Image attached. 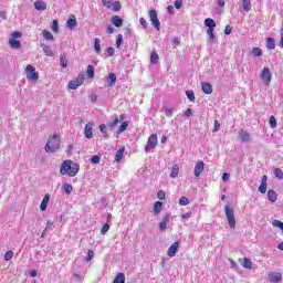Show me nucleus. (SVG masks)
I'll use <instances>...</instances> for the list:
<instances>
[{
    "label": "nucleus",
    "mask_w": 283,
    "mask_h": 283,
    "mask_svg": "<svg viewBox=\"0 0 283 283\" xmlns=\"http://www.w3.org/2000/svg\"><path fill=\"white\" fill-rule=\"evenodd\" d=\"M80 169H81V166H78V164L72 160H64L61 165L60 174L62 176H70V178H74V176L78 174Z\"/></svg>",
    "instance_id": "obj_1"
},
{
    "label": "nucleus",
    "mask_w": 283,
    "mask_h": 283,
    "mask_svg": "<svg viewBox=\"0 0 283 283\" xmlns=\"http://www.w3.org/2000/svg\"><path fill=\"white\" fill-rule=\"evenodd\" d=\"M59 147H61V137L54 134L49 137L44 149L46 154H54L55 151H59Z\"/></svg>",
    "instance_id": "obj_2"
},
{
    "label": "nucleus",
    "mask_w": 283,
    "mask_h": 283,
    "mask_svg": "<svg viewBox=\"0 0 283 283\" xmlns=\"http://www.w3.org/2000/svg\"><path fill=\"white\" fill-rule=\"evenodd\" d=\"M205 25L208 28L207 34L209 40L212 41V43H216V33H213V30H216V21L211 18H207L205 20Z\"/></svg>",
    "instance_id": "obj_3"
},
{
    "label": "nucleus",
    "mask_w": 283,
    "mask_h": 283,
    "mask_svg": "<svg viewBox=\"0 0 283 283\" xmlns=\"http://www.w3.org/2000/svg\"><path fill=\"white\" fill-rule=\"evenodd\" d=\"M24 74L31 83H36V81H39V72H36V69L32 64L27 65Z\"/></svg>",
    "instance_id": "obj_4"
},
{
    "label": "nucleus",
    "mask_w": 283,
    "mask_h": 283,
    "mask_svg": "<svg viewBox=\"0 0 283 283\" xmlns=\"http://www.w3.org/2000/svg\"><path fill=\"white\" fill-rule=\"evenodd\" d=\"M224 211L230 229H235V214L233 212V208L226 206Z\"/></svg>",
    "instance_id": "obj_5"
},
{
    "label": "nucleus",
    "mask_w": 283,
    "mask_h": 283,
    "mask_svg": "<svg viewBox=\"0 0 283 283\" xmlns=\"http://www.w3.org/2000/svg\"><path fill=\"white\" fill-rule=\"evenodd\" d=\"M157 146H158V135L151 134L148 137L147 144L145 146L146 154L151 151V149H156Z\"/></svg>",
    "instance_id": "obj_6"
},
{
    "label": "nucleus",
    "mask_w": 283,
    "mask_h": 283,
    "mask_svg": "<svg viewBox=\"0 0 283 283\" xmlns=\"http://www.w3.org/2000/svg\"><path fill=\"white\" fill-rule=\"evenodd\" d=\"M84 81L85 76L83 74H80L75 80L69 82V90H78Z\"/></svg>",
    "instance_id": "obj_7"
},
{
    "label": "nucleus",
    "mask_w": 283,
    "mask_h": 283,
    "mask_svg": "<svg viewBox=\"0 0 283 283\" xmlns=\"http://www.w3.org/2000/svg\"><path fill=\"white\" fill-rule=\"evenodd\" d=\"M261 81H263L266 87L271 85L272 76H271V70H269V67H263V70L261 71Z\"/></svg>",
    "instance_id": "obj_8"
},
{
    "label": "nucleus",
    "mask_w": 283,
    "mask_h": 283,
    "mask_svg": "<svg viewBox=\"0 0 283 283\" xmlns=\"http://www.w3.org/2000/svg\"><path fill=\"white\" fill-rule=\"evenodd\" d=\"M149 19L151 25L155 27V30H160V20H158V12H156V10L149 11Z\"/></svg>",
    "instance_id": "obj_9"
},
{
    "label": "nucleus",
    "mask_w": 283,
    "mask_h": 283,
    "mask_svg": "<svg viewBox=\"0 0 283 283\" xmlns=\"http://www.w3.org/2000/svg\"><path fill=\"white\" fill-rule=\"evenodd\" d=\"M178 249H180V242H179V241H176V242H174V243L169 247V249H168V251H167V255H168L169 258H176V254L178 253Z\"/></svg>",
    "instance_id": "obj_10"
},
{
    "label": "nucleus",
    "mask_w": 283,
    "mask_h": 283,
    "mask_svg": "<svg viewBox=\"0 0 283 283\" xmlns=\"http://www.w3.org/2000/svg\"><path fill=\"white\" fill-rule=\"evenodd\" d=\"M268 280L271 283H280L282 281V273H280V272H271L268 275Z\"/></svg>",
    "instance_id": "obj_11"
},
{
    "label": "nucleus",
    "mask_w": 283,
    "mask_h": 283,
    "mask_svg": "<svg viewBox=\"0 0 283 283\" xmlns=\"http://www.w3.org/2000/svg\"><path fill=\"white\" fill-rule=\"evenodd\" d=\"M169 220H171V213H166L159 223V231H165L167 229V224H169Z\"/></svg>",
    "instance_id": "obj_12"
},
{
    "label": "nucleus",
    "mask_w": 283,
    "mask_h": 283,
    "mask_svg": "<svg viewBox=\"0 0 283 283\" xmlns=\"http://www.w3.org/2000/svg\"><path fill=\"white\" fill-rule=\"evenodd\" d=\"M239 138L242 143H251V134L244 129L239 132Z\"/></svg>",
    "instance_id": "obj_13"
},
{
    "label": "nucleus",
    "mask_w": 283,
    "mask_h": 283,
    "mask_svg": "<svg viewBox=\"0 0 283 283\" xmlns=\"http://www.w3.org/2000/svg\"><path fill=\"white\" fill-rule=\"evenodd\" d=\"M205 171V161H198L195 166V176L199 178L200 174Z\"/></svg>",
    "instance_id": "obj_14"
},
{
    "label": "nucleus",
    "mask_w": 283,
    "mask_h": 283,
    "mask_svg": "<svg viewBox=\"0 0 283 283\" xmlns=\"http://www.w3.org/2000/svg\"><path fill=\"white\" fill-rule=\"evenodd\" d=\"M76 25H78V23L76 22V15L72 14L66 21V28H69V30H74Z\"/></svg>",
    "instance_id": "obj_15"
},
{
    "label": "nucleus",
    "mask_w": 283,
    "mask_h": 283,
    "mask_svg": "<svg viewBox=\"0 0 283 283\" xmlns=\"http://www.w3.org/2000/svg\"><path fill=\"white\" fill-rule=\"evenodd\" d=\"M201 90L203 94H213V86L207 82L201 83Z\"/></svg>",
    "instance_id": "obj_16"
},
{
    "label": "nucleus",
    "mask_w": 283,
    "mask_h": 283,
    "mask_svg": "<svg viewBox=\"0 0 283 283\" xmlns=\"http://www.w3.org/2000/svg\"><path fill=\"white\" fill-rule=\"evenodd\" d=\"M269 180V177L264 175L261 180V185L259 186L260 193H266V182Z\"/></svg>",
    "instance_id": "obj_17"
},
{
    "label": "nucleus",
    "mask_w": 283,
    "mask_h": 283,
    "mask_svg": "<svg viewBox=\"0 0 283 283\" xmlns=\"http://www.w3.org/2000/svg\"><path fill=\"white\" fill-rule=\"evenodd\" d=\"M163 211V202L156 201L154 203L153 213L154 216H160V212Z\"/></svg>",
    "instance_id": "obj_18"
},
{
    "label": "nucleus",
    "mask_w": 283,
    "mask_h": 283,
    "mask_svg": "<svg viewBox=\"0 0 283 283\" xmlns=\"http://www.w3.org/2000/svg\"><path fill=\"white\" fill-rule=\"evenodd\" d=\"M34 8L35 10H48V3L43 0H36L34 2Z\"/></svg>",
    "instance_id": "obj_19"
},
{
    "label": "nucleus",
    "mask_w": 283,
    "mask_h": 283,
    "mask_svg": "<svg viewBox=\"0 0 283 283\" xmlns=\"http://www.w3.org/2000/svg\"><path fill=\"white\" fill-rule=\"evenodd\" d=\"M92 127H93V125L92 124H86L85 125V128H84V136H85V138H92L93 136H94V134L92 133Z\"/></svg>",
    "instance_id": "obj_20"
},
{
    "label": "nucleus",
    "mask_w": 283,
    "mask_h": 283,
    "mask_svg": "<svg viewBox=\"0 0 283 283\" xmlns=\"http://www.w3.org/2000/svg\"><path fill=\"white\" fill-rule=\"evenodd\" d=\"M9 45L12 48V50H19V48H21V41L14 40V38H10Z\"/></svg>",
    "instance_id": "obj_21"
},
{
    "label": "nucleus",
    "mask_w": 283,
    "mask_h": 283,
    "mask_svg": "<svg viewBox=\"0 0 283 283\" xmlns=\"http://www.w3.org/2000/svg\"><path fill=\"white\" fill-rule=\"evenodd\" d=\"M107 87H114V85H116V74L109 73L107 77Z\"/></svg>",
    "instance_id": "obj_22"
},
{
    "label": "nucleus",
    "mask_w": 283,
    "mask_h": 283,
    "mask_svg": "<svg viewBox=\"0 0 283 283\" xmlns=\"http://www.w3.org/2000/svg\"><path fill=\"white\" fill-rule=\"evenodd\" d=\"M125 154V147H120L116 154H115V161L116 163H120V160H123V156Z\"/></svg>",
    "instance_id": "obj_23"
},
{
    "label": "nucleus",
    "mask_w": 283,
    "mask_h": 283,
    "mask_svg": "<svg viewBox=\"0 0 283 283\" xmlns=\"http://www.w3.org/2000/svg\"><path fill=\"white\" fill-rule=\"evenodd\" d=\"M112 23H113V25H115V28H122L123 27V19H120V17H118V15H114L112 18Z\"/></svg>",
    "instance_id": "obj_24"
},
{
    "label": "nucleus",
    "mask_w": 283,
    "mask_h": 283,
    "mask_svg": "<svg viewBox=\"0 0 283 283\" xmlns=\"http://www.w3.org/2000/svg\"><path fill=\"white\" fill-rule=\"evenodd\" d=\"M178 174H180V166L175 164L170 172V178H178Z\"/></svg>",
    "instance_id": "obj_25"
},
{
    "label": "nucleus",
    "mask_w": 283,
    "mask_h": 283,
    "mask_svg": "<svg viewBox=\"0 0 283 283\" xmlns=\"http://www.w3.org/2000/svg\"><path fill=\"white\" fill-rule=\"evenodd\" d=\"M48 202H50V195H45L42 199V202L40 205L41 211H45V209H48Z\"/></svg>",
    "instance_id": "obj_26"
},
{
    "label": "nucleus",
    "mask_w": 283,
    "mask_h": 283,
    "mask_svg": "<svg viewBox=\"0 0 283 283\" xmlns=\"http://www.w3.org/2000/svg\"><path fill=\"white\" fill-rule=\"evenodd\" d=\"M268 199L270 200V202H276L277 201V192H275V190H269Z\"/></svg>",
    "instance_id": "obj_27"
},
{
    "label": "nucleus",
    "mask_w": 283,
    "mask_h": 283,
    "mask_svg": "<svg viewBox=\"0 0 283 283\" xmlns=\"http://www.w3.org/2000/svg\"><path fill=\"white\" fill-rule=\"evenodd\" d=\"M42 49H43L45 56L54 55V51H52V49L49 45L42 44Z\"/></svg>",
    "instance_id": "obj_28"
},
{
    "label": "nucleus",
    "mask_w": 283,
    "mask_h": 283,
    "mask_svg": "<svg viewBox=\"0 0 283 283\" xmlns=\"http://www.w3.org/2000/svg\"><path fill=\"white\" fill-rule=\"evenodd\" d=\"M266 48H268V50H275V39L268 38L266 39Z\"/></svg>",
    "instance_id": "obj_29"
},
{
    "label": "nucleus",
    "mask_w": 283,
    "mask_h": 283,
    "mask_svg": "<svg viewBox=\"0 0 283 283\" xmlns=\"http://www.w3.org/2000/svg\"><path fill=\"white\" fill-rule=\"evenodd\" d=\"M242 266L244 269H253V262L249 258H243Z\"/></svg>",
    "instance_id": "obj_30"
},
{
    "label": "nucleus",
    "mask_w": 283,
    "mask_h": 283,
    "mask_svg": "<svg viewBox=\"0 0 283 283\" xmlns=\"http://www.w3.org/2000/svg\"><path fill=\"white\" fill-rule=\"evenodd\" d=\"M108 10H113V12H118L120 11V2L119 1H115L111 4V7H108Z\"/></svg>",
    "instance_id": "obj_31"
},
{
    "label": "nucleus",
    "mask_w": 283,
    "mask_h": 283,
    "mask_svg": "<svg viewBox=\"0 0 283 283\" xmlns=\"http://www.w3.org/2000/svg\"><path fill=\"white\" fill-rule=\"evenodd\" d=\"M242 8L245 12H251V0H242Z\"/></svg>",
    "instance_id": "obj_32"
},
{
    "label": "nucleus",
    "mask_w": 283,
    "mask_h": 283,
    "mask_svg": "<svg viewBox=\"0 0 283 283\" xmlns=\"http://www.w3.org/2000/svg\"><path fill=\"white\" fill-rule=\"evenodd\" d=\"M94 49L96 54H101V39L95 38L94 40Z\"/></svg>",
    "instance_id": "obj_33"
},
{
    "label": "nucleus",
    "mask_w": 283,
    "mask_h": 283,
    "mask_svg": "<svg viewBox=\"0 0 283 283\" xmlns=\"http://www.w3.org/2000/svg\"><path fill=\"white\" fill-rule=\"evenodd\" d=\"M113 283H125V274L118 273L117 276L114 279Z\"/></svg>",
    "instance_id": "obj_34"
},
{
    "label": "nucleus",
    "mask_w": 283,
    "mask_h": 283,
    "mask_svg": "<svg viewBox=\"0 0 283 283\" xmlns=\"http://www.w3.org/2000/svg\"><path fill=\"white\" fill-rule=\"evenodd\" d=\"M43 36L46 41H54V35L52 34V32L48 30L43 31Z\"/></svg>",
    "instance_id": "obj_35"
},
{
    "label": "nucleus",
    "mask_w": 283,
    "mask_h": 283,
    "mask_svg": "<svg viewBox=\"0 0 283 283\" xmlns=\"http://www.w3.org/2000/svg\"><path fill=\"white\" fill-rule=\"evenodd\" d=\"M127 127H129V122L122 123L120 126L118 127L117 134H123V132H125Z\"/></svg>",
    "instance_id": "obj_36"
},
{
    "label": "nucleus",
    "mask_w": 283,
    "mask_h": 283,
    "mask_svg": "<svg viewBox=\"0 0 283 283\" xmlns=\"http://www.w3.org/2000/svg\"><path fill=\"white\" fill-rule=\"evenodd\" d=\"M158 59H159L158 53L153 52L150 55V64L156 65V63H158Z\"/></svg>",
    "instance_id": "obj_37"
},
{
    "label": "nucleus",
    "mask_w": 283,
    "mask_h": 283,
    "mask_svg": "<svg viewBox=\"0 0 283 283\" xmlns=\"http://www.w3.org/2000/svg\"><path fill=\"white\" fill-rule=\"evenodd\" d=\"M60 65H61V67H67V65H69V62H67V57H65V55H61L60 56Z\"/></svg>",
    "instance_id": "obj_38"
},
{
    "label": "nucleus",
    "mask_w": 283,
    "mask_h": 283,
    "mask_svg": "<svg viewBox=\"0 0 283 283\" xmlns=\"http://www.w3.org/2000/svg\"><path fill=\"white\" fill-rule=\"evenodd\" d=\"M63 189H64V191H65L67 195L72 193V191H74V187H72L71 184H64V185H63Z\"/></svg>",
    "instance_id": "obj_39"
},
{
    "label": "nucleus",
    "mask_w": 283,
    "mask_h": 283,
    "mask_svg": "<svg viewBox=\"0 0 283 283\" xmlns=\"http://www.w3.org/2000/svg\"><path fill=\"white\" fill-rule=\"evenodd\" d=\"M86 74L88 78H94V67L92 65L87 66Z\"/></svg>",
    "instance_id": "obj_40"
},
{
    "label": "nucleus",
    "mask_w": 283,
    "mask_h": 283,
    "mask_svg": "<svg viewBox=\"0 0 283 283\" xmlns=\"http://www.w3.org/2000/svg\"><path fill=\"white\" fill-rule=\"evenodd\" d=\"M274 176L279 178V180H283V171L280 168L274 169Z\"/></svg>",
    "instance_id": "obj_41"
},
{
    "label": "nucleus",
    "mask_w": 283,
    "mask_h": 283,
    "mask_svg": "<svg viewBox=\"0 0 283 283\" xmlns=\"http://www.w3.org/2000/svg\"><path fill=\"white\" fill-rule=\"evenodd\" d=\"M252 54L253 56L258 57V56H262V49L255 46L252 49Z\"/></svg>",
    "instance_id": "obj_42"
},
{
    "label": "nucleus",
    "mask_w": 283,
    "mask_h": 283,
    "mask_svg": "<svg viewBox=\"0 0 283 283\" xmlns=\"http://www.w3.org/2000/svg\"><path fill=\"white\" fill-rule=\"evenodd\" d=\"M179 205H180V207H187V205H189V198H187V197H181V198L179 199Z\"/></svg>",
    "instance_id": "obj_43"
},
{
    "label": "nucleus",
    "mask_w": 283,
    "mask_h": 283,
    "mask_svg": "<svg viewBox=\"0 0 283 283\" xmlns=\"http://www.w3.org/2000/svg\"><path fill=\"white\" fill-rule=\"evenodd\" d=\"M186 96L188 99H190L192 103L193 101H196V95L193 93V91H186Z\"/></svg>",
    "instance_id": "obj_44"
},
{
    "label": "nucleus",
    "mask_w": 283,
    "mask_h": 283,
    "mask_svg": "<svg viewBox=\"0 0 283 283\" xmlns=\"http://www.w3.org/2000/svg\"><path fill=\"white\" fill-rule=\"evenodd\" d=\"M11 258H14V252L11 251V250H9V251H7V252L4 253V260H6L7 262H9V260H10Z\"/></svg>",
    "instance_id": "obj_45"
},
{
    "label": "nucleus",
    "mask_w": 283,
    "mask_h": 283,
    "mask_svg": "<svg viewBox=\"0 0 283 283\" xmlns=\"http://www.w3.org/2000/svg\"><path fill=\"white\" fill-rule=\"evenodd\" d=\"M270 127H272V129H275V127H277V120L275 119V116L270 117Z\"/></svg>",
    "instance_id": "obj_46"
},
{
    "label": "nucleus",
    "mask_w": 283,
    "mask_h": 283,
    "mask_svg": "<svg viewBox=\"0 0 283 283\" xmlns=\"http://www.w3.org/2000/svg\"><path fill=\"white\" fill-rule=\"evenodd\" d=\"M118 123H119V119H118V117H116L113 122H109L108 123V129H113L114 127H116V125H118Z\"/></svg>",
    "instance_id": "obj_47"
},
{
    "label": "nucleus",
    "mask_w": 283,
    "mask_h": 283,
    "mask_svg": "<svg viewBox=\"0 0 283 283\" xmlns=\"http://www.w3.org/2000/svg\"><path fill=\"white\" fill-rule=\"evenodd\" d=\"M21 36H23V33H21V31H14L12 34H11V39H21Z\"/></svg>",
    "instance_id": "obj_48"
},
{
    "label": "nucleus",
    "mask_w": 283,
    "mask_h": 283,
    "mask_svg": "<svg viewBox=\"0 0 283 283\" xmlns=\"http://www.w3.org/2000/svg\"><path fill=\"white\" fill-rule=\"evenodd\" d=\"M91 163H93V165H98V163H101V157H98V155H94L91 158Z\"/></svg>",
    "instance_id": "obj_49"
},
{
    "label": "nucleus",
    "mask_w": 283,
    "mask_h": 283,
    "mask_svg": "<svg viewBox=\"0 0 283 283\" xmlns=\"http://www.w3.org/2000/svg\"><path fill=\"white\" fill-rule=\"evenodd\" d=\"M122 44H123V34H118L116 40V48H120Z\"/></svg>",
    "instance_id": "obj_50"
},
{
    "label": "nucleus",
    "mask_w": 283,
    "mask_h": 283,
    "mask_svg": "<svg viewBox=\"0 0 283 283\" xmlns=\"http://www.w3.org/2000/svg\"><path fill=\"white\" fill-rule=\"evenodd\" d=\"M109 231V224L105 223L101 230L102 235H105Z\"/></svg>",
    "instance_id": "obj_51"
},
{
    "label": "nucleus",
    "mask_w": 283,
    "mask_h": 283,
    "mask_svg": "<svg viewBox=\"0 0 283 283\" xmlns=\"http://www.w3.org/2000/svg\"><path fill=\"white\" fill-rule=\"evenodd\" d=\"M52 30L53 32H59V21L53 20Z\"/></svg>",
    "instance_id": "obj_52"
},
{
    "label": "nucleus",
    "mask_w": 283,
    "mask_h": 283,
    "mask_svg": "<svg viewBox=\"0 0 283 283\" xmlns=\"http://www.w3.org/2000/svg\"><path fill=\"white\" fill-rule=\"evenodd\" d=\"M165 191H163V190H159L158 192H157V198H158V200H165Z\"/></svg>",
    "instance_id": "obj_53"
},
{
    "label": "nucleus",
    "mask_w": 283,
    "mask_h": 283,
    "mask_svg": "<svg viewBox=\"0 0 283 283\" xmlns=\"http://www.w3.org/2000/svg\"><path fill=\"white\" fill-rule=\"evenodd\" d=\"M103 6H105V8H112V0H102Z\"/></svg>",
    "instance_id": "obj_54"
},
{
    "label": "nucleus",
    "mask_w": 283,
    "mask_h": 283,
    "mask_svg": "<svg viewBox=\"0 0 283 283\" xmlns=\"http://www.w3.org/2000/svg\"><path fill=\"white\" fill-rule=\"evenodd\" d=\"M175 8H176L177 10H180V8H182V0H176V1H175Z\"/></svg>",
    "instance_id": "obj_55"
},
{
    "label": "nucleus",
    "mask_w": 283,
    "mask_h": 283,
    "mask_svg": "<svg viewBox=\"0 0 283 283\" xmlns=\"http://www.w3.org/2000/svg\"><path fill=\"white\" fill-rule=\"evenodd\" d=\"M92 258H94V251L88 250V254H87V258H86V262H91V261H92Z\"/></svg>",
    "instance_id": "obj_56"
},
{
    "label": "nucleus",
    "mask_w": 283,
    "mask_h": 283,
    "mask_svg": "<svg viewBox=\"0 0 283 283\" xmlns=\"http://www.w3.org/2000/svg\"><path fill=\"white\" fill-rule=\"evenodd\" d=\"M231 32H233V28H231V25H227L224 29V34L229 35Z\"/></svg>",
    "instance_id": "obj_57"
},
{
    "label": "nucleus",
    "mask_w": 283,
    "mask_h": 283,
    "mask_svg": "<svg viewBox=\"0 0 283 283\" xmlns=\"http://www.w3.org/2000/svg\"><path fill=\"white\" fill-rule=\"evenodd\" d=\"M99 132H102V134H107V126L105 124H102L99 126Z\"/></svg>",
    "instance_id": "obj_58"
},
{
    "label": "nucleus",
    "mask_w": 283,
    "mask_h": 283,
    "mask_svg": "<svg viewBox=\"0 0 283 283\" xmlns=\"http://www.w3.org/2000/svg\"><path fill=\"white\" fill-rule=\"evenodd\" d=\"M139 23L143 25V28L147 29V20H145V18H140Z\"/></svg>",
    "instance_id": "obj_59"
},
{
    "label": "nucleus",
    "mask_w": 283,
    "mask_h": 283,
    "mask_svg": "<svg viewBox=\"0 0 283 283\" xmlns=\"http://www.w3.org/2000/svg\"><path fill=\"white\" fill-rule=\"evenodd\" d=\"M213 132H220V122L214 120V128Z\"/></svg>",
    "instance_id": "obj_60"
},
{
    "label": "nucleus",
    "mask_w": 283,
    "mask_h": 283,
    "mask_svg": "<svg viewBox=\"0 0 283 283\" xmlns=\"http://www.w3.org/2000/svg\"><path fill=\"white\" fill-rule=\"evenodd\" d=\"M229 178H231V175H229L228 172H224V174L222 175V180H223V182H227V180H229Z\"/></svg>",
    "instance_id": "obj_61"
},
{
    "label": "nucleus",
    "mask_w": 283,
    "mask_h": 283,
    "mask_svg": "<svg viewBox=\"0 0 283 283\" xmlns=\"http://www.w3.org/2000/svg\"><path fill=\"white\" fill-rule=\"evenodd\" d=\"M106 52H107L108 56H114V52H115L114 48L109 46Z\"/></svg>",
    "instance_id": "obj_62"
},
{
    "label": "nucleus",
    "mask_w": 283,
    "mask_h": 283,
    "mask_svg": "<svg viewBox=\"0 0 283 283\" xmlns=\"http://www.w3.org/2000/svg\"><path fill=\"white\" fill-rule=\"evenodd\" d=\"M191 114H192L191 108H187V109L185 111V116H186L187 118H189V117L191 116Z\"/></svg>",
    "instance_id": "obj_63"
},
{
    "label": "nucleus",
    "mask_w": 283,
    "mask_h": 283,
    "mask_svg": "<svg viewBox=\"0 0 283 283\" xmlns=\"http://www.w3.org/2000/svg\"><path fill=\"white\" fill-rule=\"evenodd\" d=\"M280 48H283V28L281 29V41H280Z\"/></svg>",
    "instance_id": "obj_64"
}]
</instances>
